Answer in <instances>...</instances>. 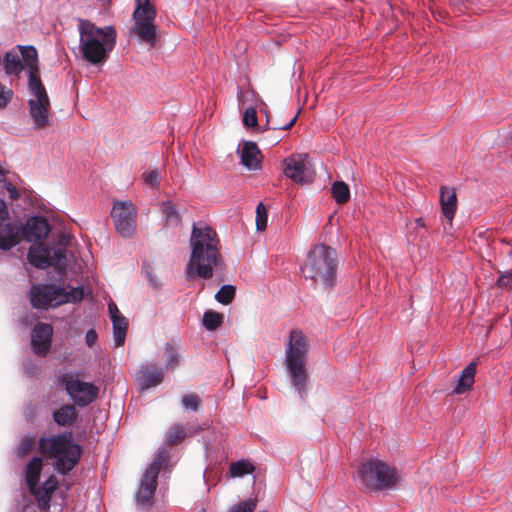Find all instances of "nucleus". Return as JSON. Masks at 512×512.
<instances>
[{
    "label": "nucleus",
    "instance_id": "obj_1",
    "mask_svg": "<svg viewBox=\"0 0 512 512\" xmlns=\"http://www.w3.org/2000/svg\"><path fill=\"white\" fill-rule=\"evenodd\" d=\"M189 244L191 253L185 267L186 279H210L214 270L223 264L220 240L216 231L204 222L193 223Z\"/></svg>",
    "mask_w": 512,
    "mask_h": 512
},
{
    "label": "nucleus",
    "instance_id": "obj_2",
    "mask_svg": "<svg viewBox=\"0 0 512 512\" xmlns=\"http://www.w3.org/2000/svg\"><path fill=\"white\" fill-rule=\"evenodd\" d=\"M79 52L82 59L96 67H102L116 45L114 26L97 27L89 20L79 19Z\"/></svg>",
    "mask_w": 512,
    "mask_h": 512
},
{
    "label": "nucleus",
    "instance_id": "obj_3",
    "mask_svg": "<svg viewBox=\"0 0 512 512\" xmlns=\"http://www.w3.org/2000/svg\"><path fill=\"white\" fill-rule=\"evenodd\" d=\"M309 344L305 334L299 329L290 331L285 345L284 364L287 375L300 399L306 396V385L309 374L306 368Z\"/></svg>",
    "mask_w": 512,
    "mask_h": 512
},
{
    "label": "nucleus",
    "instance_id": "obj_4",
    "mask_svg": "<svg viewBox=\"0 0 512 512\" xmlns=\"http://www.w3.org/2000/svg\"><path fill=\"white\" fill-rule=\"evenodd\" d=\"M338 270L336 250L325 244L315 245L308 253L302 271L315 286H334Z\"/></svg>",
    "mask_w": 512,
    "mask_h": 512
},
{
    "label": "nucleus",
    "instance_id": "obj_5",
    "mask_svg": "<svg viewBox=\"0 0 512 512\" xmlns=\"http://www.w3.org/2000/svg\"><path fill=\"white\" fill-rule=\"evenodd\" d=\"M39 450L47 459L53 461L54 468L62 475L74 469L82 454L81 446L73 442L71 432L41 437Z\"/></svg>",
    "mask_w": 512,
    "mask_h": 512
},
{
    "label": "nucleus",
    "instance_id": "obj_6",
    "mask_svg": "<svg viewBox=\"0 0 512 512\" xmlns=\"http://www.w3.org/2000/svg\"><path fill=\"white\" fill-rule=\"evenodd\" d=\"M357 477L368 489L382 491L394 488L401 479L397 468L387 462L370 457L361 461L357 469Z\"/></svg>",
    "mask_w": 512,
    "mask_h": 512
},
{
    "label": "nucleus",
    "instance_id": "obj_7",
    "mask_svg": "<svg viewBox=\"0 0 512 512\" xmlns=\"http://www.w3.org/2000/svg\"><path fill=\"white\" fill-rule=\"evenodd\" d=\"M84 297L83 287H64L55 284H35L29 292L32 307L36 309H48L58 307L65 303H78Z\"/></svg>",
    "mask_w": 512,
    "mask_h": 512
},
{
    "label": "nucleus",
    "instance_id": "obj_8",
    "mask_svg": "<svg viewBox=\"0 0 512 512\" xmlns=\"http://www.w3.org/2000/svg\"><path fill=\"white\" fill-rule=\"evenodd\" d=\"M42 467L43 461L40 457L32 458L26 466L25 480L31 494L35 496L38 507L46 510L50 506L51 496L56 490L58 481L54 475H50L42 485H39Z\"/></svg>",
    "mask_w": 512,
    "mask_h": 512
},
{
    "label": "nucleus",
    "instance_id": "obj_9",
    "mask_svg": "<svg viewBox=\"0 0 512 512\" xmlns=\"http://www.w3.org/2000/svg\"><path fill=\"white\" fill-rule=\"evenodd\" d=\"M71 238L69 235H61L60 243L51 248L36 244L30 247L27 259L31 265L38 269L55 267L64 270L67 266V255L65 246L69 244Z\"/></svg>",
    "mask_w": 512,
    "mask_h": 512
},
{
    "label": "nucleus",
    "instance_id": "obj_10",
    "mask_svg": "<svg viewBox=\"0 0 512 512\" xmlns=\"http://www.w3.org/2000/svg\"><path fill=\"white\" fill-rule=\"evenodd\" d=\"M31 97L28 100L29 116L34 129L50 126V100L40 78L31 77L28 82Z\"/></svg>",
    "mask_w": 512,
    "mask_h": 512
},
{
    "label": "nucleus",
    "instance_id": "obj_11",
    "mask_svg": "<svg viewBox=\"0 0 512 512\" xmlns=\"http://www.w3.org/2000/svg\"><path fill=\"white\" fill-rule=\"evenodd\" d=\"M169 453L166 448H160L155 454L154 460L146 468L136 495L137 506L148 509L152 505V499L157 488V479L161 467L168 461Z\"/></svg>",
    "mask_w": 512,
    "mask_h": 512
},
{
    "label": "nucleus",
    "instance_id": "obj_12",
    "mask_svg": "<svg viewBox=\"0 0 512 512\" xmlns=\"http://www.w3.org/2000/svg\"><path fill=\"white\" fill-rule=\"evenodd\" d=\"M58 380L65 386L67 394L78 407H86L98 397L99 388L92 382L82 381L79 372H60Z\"/></svg>",
    "mask_w": 512,
    "mask_h": 512
},
{
    "label": "nucleus",
    "instance_id": "obj_13",
    "mask_svg": "<svg viewBox=\"0 0 512 512\" xmlns=\"http://www.w3.org/2000/svg\"><path fill=\"white\" fill-rule=\"evenodd\" d=\"M17 49L8 51L4 56V69L7 75H19L25 68L28 70V82L31 77L40 78L38 55L34 46L18 45Z\"/></svg>",
    "mask_w": 512,
    "mask_h": 512
},
{
    "label": "nucleus",
    "instance_id": "obj_14",
    "mask_svg": "<svg viewBox=\"0 0 512 512\" xmlns=\"http://www.w3.org/2000/svg\"><path fill=\"white\" fill-rule=\"evenodd\" d=\"M136 7L133 12V32L139 39L150 46H154L156 42V26L154 20L156 18V9L150 0H135Z\"/></svg>",
    "mask_w": 512,
    "mask_h": 512
},
{
    "label": "nucleus",
    "instance_id": "obj_15",
    "mask_svg": "<svg viewBox=\"0 0 512 512\" xmlns=\"http://www.w3.org/2000/svg\"><path fill=\"white\" fill-rule=\"evenodd\" d=\"M116 231L124 238H131L136 232L137 208L131 201H115L111 210Z\"/></svg>",
    "mask_w": 512,
    "mask_h": 512
},
{
    "label": "nucleus",
    "instance_id": "obj_16",
    "mask_svg": "<svg viewBox=\"0 0 512 512\" xmlns=\"http://www.w3.org/2000/svg\"><path fill=\"white\" fill-rule=\"evenodd\" d=\"M283 172L286 177L298 184H308L313 181L314 172L307 154H297L287 157L283 162Z\"/></svg>",
    "mask_w": 512,
    "mask_h": 512
},
{
    "label": "nucleus",
    "instance_id": "obj_17",
    "mask_svg": "<svg viewBox=\"0 0 512 512\" xmlns=\"http://www.w3.org/2000/svg\"><path fill=\"white\" fill-rule=\"evenodd\" d=\"M53 328L47 323H38L31 333V347L38 356H45L51 345Z\"/></svg>",
    "mask_w": 512,
    "mask_h": 512
},
{
    "label": "nucleus",
    "instance_id": "obj_18",
    "mask_svg": "<svg viewBox=\"0 0 512 512\" xmlns=\"http://www.w3.org/2000/svg\"><path fill=\"white\" fill-rule=\"evenodd\" d=\"M49 231V224L44 217L33 216L27 219L23 228V235L27 241L33 242L46 238Z\"/></svg>",
    "mask_w": 512,
    "mask_h": 512
},
{
    "label": "nucleus",
    "instance_id": "obj_19",
    "mask_svg": "<svg viewBox=\"0 0 512 512\" xmlns=\"http://www.w3.org/2000/svg\"><path fill=\"white\" fill-rule=\"evenodd\" d=\"M138 380L141 389L147 390L159 385L163 381V370L156 364H146L141 367L138 372Z\"/></svg>",
    "mask_w": 512,
    "mask_h": 512
},
{
    "label": "nucleus",
    "instance_id": "obj_20",
    "mask_svg": "<svg viewBox=\"0 0 512 512\" xmlns=\"http://www.w3.org/2000/svg\"><path fill=\"white\" fill-rule=\"evenodd\" d=\"M440 204L443 216L451 225L457 210V196L454 188L442 186L440 189Z\"/></svg>",
    "mask_w": 512,
    "mask_h": 512
},
{
    "label": "nucleus",
    "instance_id": "obj_21",
    "mask_svg": "<svg viewBox=\"0 0 512 512\" xmlns=\"http://www.w3.org/2000/svg\"><path fill=\"white\" fill-rule=\"evenodd\" d=\"M261 152L256 143L246 141L241 148V164L249 170L260 168Z\"/></svg>",
    "mask_w": 512,
    "mask_h": 512
},
{
    "label": "nucleus",
    "instance_id": "obj_22",
    "mask_svg": "<svg viewBox=\"0 0 512 512\" xmlns=\"http://www.w3.org/2000/svg\"><path fill=\"white\" fill-rule=\"evenodd\" d=\"M159 209L166 227H177L181 223V214L173 201H162L159 204Z\"/></svg>",
    "mask_w": 512,
    "mask_h": 512
},
{
    "label": "nucleus",
    "instance_id": "obj_23",
    "mask_svg": "<svg viewBox=\"0 0 512 512\" xmlns=\"http://www.w3.org/2000/svg\"><path fill=\"white\" fill-rule=\"evenodd\" d=\"M475 374L476 362L472 361L461 372L453 392L460 395L470 390L474 384Z\"/></svg>",
    "mask_w": 512,
    "mask_h": 512
},
{
    "label": "nucleus",
    "instance_id": "obj_24",
    "mask_svg": "<svg viewBox=\"0 0 512 512\" xmlns=\"http://www.w3.org/2000/svg\"><path fill=\"white\" fill-rule=\"evenodd\" d=\"M78 412L74 405L64 404L52 414L54 422L63 427L71 426L77 419Z\"/></svg>",
    "mask_w": 512,
    "mask_h": 512
},
{
    "label": "nucleus",
    "instance_id": "obj_25",
    "mask_svg": "<svg viewBox=\"0 0 512 512\" xmlns=\"http://www.w3.org/2000/svg\"><path fill=\"white\" fill-rule=\"evenodd\" d=\"M19 229L12 223L3 226V233L0 234V249L8 251L18 244Z\"/></svg>",
    "mask_w": 512,
    "mask_h": 512
},
{
    "label": "nucleus",
    "instance_id": "obj_26",
    "mask_svg": "<svg viewBox=\"0 0 512 512\" xmlns=\"http://www.w3.org/2000/svg\"><path fill=\"white\" fill-rule=\"evenodd\" d=\"M164 349L166 354L165 368L174 371L180 366L182 360L180 346L175 343L167 342Z\"/></svg>",
    "mask_w": 512,
    "mask_h": 512
},
{
    "label": "nucleus",
    "instance_id": "obj_27",
    "mask_svg": "<svg viewBox=\"0 0 512 512\" xmlns=\"http://www.w3.org/2000/svg\"><path fill=\"white\" fill-rule=\"evenodd\" d=\"M112 327L114 345L117 347L122 346L126 339V334L128 330V320L124 316H113Z\"/></svg>",
    "mask_w": 512,
    "mask_h": 512
},
{
    "label": "nucleus",
    "instance_id": "obj_28",
    "mask_svg": "<svg viewBox=\"0 0 512 512\" xmlns=\"http://www.w3.org/2000/svg\"><path fill=\"white\" fill-rule=\"evenodd\" d=\"M331 193L338 204H345L350 199V189L343 181H335L331 186Z\"/></svg>",
    "mask_w": 512,
    "mask_h": 512
},
{
    "label": "nucleus",
    "instance_id": "obj_29",
    "mask_svg": "<svg viewBox=\"0 0 512 512\" xmlns=\"http://www.w3.org/2000/svg\"><path fill=\"white\" fill-rule=\"evenodd\" d=\"M254 471V466L247 460H240L232 463L229 468V474L232 477H243L244 475L251 474Z\"/></svg>",
    "mask_w": 512,
    "mask_h": 512
},
{
    "label": "nucleus",
    "instance_id": "obj_30",
    "mask_svg": "<svg viewBox=\"0 0 512 512\" xmlns=\"http://www.w3.org/2000/svg\"><path fill=\"white\" fill-rule=\"evenodd\" d=\"M223 322L222 314L208 310L204 313L202 324L205 326L207 330L213 331L221 326Z\"/></svg>",
    "mask_w": 512,
    "mask_h": 512
},
{
    "label": "nucleus",
    "instance_id": "obj_31",
    "mask_svg": "<svg viewBox=\"0 0 512 512\" xmlns=\"http://www.w3.org/2000/svg\"><path fill=\"white\" fill-rule=\"evenodd\" d=\"M235 291L233 285H223L215 294V299L223 305H228L234 299Z\"/></svg>",
    "mask_w": 512,
    "mask_h": 512
},
{
    "label": "nucleus",
    "instance_id": "obj_32",
    "mask_svg": "<svg viewBox=\"0 0 512 512\" xmlns=\"http://www.w3.org/2000/svg\"><path fill=\"white\" fill-rule=\"evenodd\" d=\"M186 437V431L184 427L176 424L173 425L166 434V441L170 445L178 444L181 440Z\"/></svg>",
    "mask_w": 512,
    "mask_h": 512
},
{
    "label": "nucleus",
    "instance_id": "obj_33",
    "mask_svg": "<svg viewBox=\"0 0 512 512\" xmlns=\"http://www.w3.org/2000/svg\"><path fill=\"white\" fill-rule=\"evenodd\" d=\"M268 215L263 203H259L256 208V227L263 231L267 227Z\"/></svg>",
    "mask_w": 512,
    "mask_h": 512
},
{
    "label": "nucleus",
    "instance_id": "obj_34",
    "mask_svg": "<svg viewBox=\"0 0 512 512\" xmlns=\"http://www.w3.org/2000/svg\"><path fill=\"white\" fill-rule=\"evenodd\" d=\"M257 505V499L256 498H250L247 500H244L236 505H233L229 512H252Z\"/></svg>",
    "mask_w": 512,
    "mask_h": 512
},
{
    "label": "nucleus",
    "instance_id": "obj_35",
    "mask_svg": "<svg viewBox=\"0 0 512 512\" xmlns=\"http://www.w3.org/2000/svg\"><path fill=\"white\" fill-rule=\"evenodd\" d=\"M200 402V397L195 393L185 394L182 397V406L185 409L196 411L199 408Z\"/></svg>",
    "mask_w": 512,
    "mask_h": 512
},
{
    "label": "nucleus",
    "instance_id": "obj_36",
    "mask_svg": "<svg viewBox=\"0 0 512 512\" xmlns=\"http://www.w3.org/2000/svg\"><path fill=\"white\" fill-rule=\"evenodd\" d=\"M243 124L246 127L254 128L257 126V112L253 107H249L245 110L243 115Z\"/></svg>",
    "mask_w": 512,
    "mask_h": 512
},
{
    "label": "nucleus",
    "instance_id": "obj_37",
    "mask_svg": "<svg viewBox=\"0 0 512 512\" xmlns=\"http://www.w3.org/2000/svg\"><path fill=\"white\" fill-rule=\"evenodd\" d=\"M14 92L0 82V109H4L11 102Z\"/></svg>",
    "mask_w": 512,
    "mask_h": 512
},
{
    "label": "nucleus",
    "instance_id": "obj_38",
    "mask_svg": "<svg viewBox=\"0 0 512 512\" xmlns=\"http://www.w3.org/2000/svg\"><path fill=\"white\" fill-rule=\"evenodd\" d=\"M143 181L144 183L151 187V188H157L160 184V174L158 170H152L150 172H145L143 174Z\"/></svg>",
    "mask_w": 512,
    "mask_h": 512
},
{
    "label": "nucleus",
    "instance_id": "obj_39",
    "mask_svg": "<svg viewBox=\"0 0 512 512\" xmlns=\"http://www.w3.org/2000/svg\"><path fill=\"white\" fill-rule=\"evenodd\" d=\"M34 441H35V439L33 437L25 436L21 440V442L18 446V449H17L18 454L19 455H27L31 451V449L34 445Z\"/></svg>",
    "mask_w": 512,
    "mask_h": 512
},
{
    "label": "nucleus",
    "instance_id": "obj_40",
    "mask_svg": "<svg viewBox=\"0 0 512 512\" xmlns=\"http://www.w3.org/2000/svg\"><path fill=\"white\" fill-rule=\"evenodd\" d=\"M497 286L500 288L508 287L512 289V269L501 274L497 280Z\"/></svg>",
    "mask_w": 512,
    "mask_h": 512
},
{
    "label": "nucleus",
    "instance_id": "obj_41",
    "mask_svg": "<svg viewBox=\"0 0 512 512\" xmlns=\"http://www.w3.org/2000/svg\"><path fill=\"white\" fill-rule=\"evenodd\" d=\"M98 335L94 329H89L85 335V342L88 347L95 345Z\"/></svg>",
    "mask_w": 512,
    "mask_h": 512
},
{
    "label": "nucleus",
    "instance_id": "obj_42",
    "mask_svg": "<svg viewBox=\"0 0 512 512\" xmlns=\"http://www.w3.org/2000/svg\"><path fill=\"white\" fill-rule=\"evenodd\" d=\"M39 367L32 363L31 361H26L24 363V370H25V373L29 376V377H32L34 376L37 371H38Z\"/></svg>",
    "mask_w": 512,
    "mask_h": 512
},
{
    "label": "nucleus",
    "instance_id": "obj_43",
    "mask_svg": "<svg viewBox=\"0 0 512 512\" xmlns=\"http://www.w3.org/2000/svg\"><path fill=\"white\" fill-rule=\"evenodd\" d=\"M5 188L8 191L9 196H10L11 199L15 200V199L19 198L20 194H19L17 188L15 186H13L12 183H10V182L6 183L5 184Z\"/></svg>",
    "mask_w": 512,
    "mask_h": 512
},
{
    "label": "nucleus",
    "instance_id": "obj_44",
    "mask_svg": "<svg viewBox=\"0 0 512 512\" xmlns=\"http://www.w3.org/2000/svg\"><path fill=\"white\" fill-rule=\"evenodd\" d=\"M108 309H109L111 321L113 320V316L122 317V315H120V312L114 302L109 303Z\"/></svg>",
    "mask_w": 512,
    "mask_h": 512
},
{
    "label": "nucleus",
    "instance_id": "obj_45",
    "mask_svg": "<svg viewBox=\"0 0 512 512\" xmlns=\"http://www.w3.org/2000/svg\"><path fill=\"white\" fill-rule=\"evenodd\" d=\"M297 115H295L287 124L283 125V126H279V127H275L274 129H281V130H288L290 129L296 122L297 120Z\"/></svg>",
    "mask_w": 512,
    "mask_h": 512
},
{
    "label": "nucleus",
    "instance_id": "obj_46",
    "mask_svg": "<svg viewBox=\"0 0 512 512\" xmlns=\"http://www.w3.org/2000/svg\"><path fill=\"white\" fill-rule=\"evenodd\" d=\"M415 225H416V228H425V223H424L423 218L415 219Z\"/></svg>",
    "mask_w": 512,
    "mask_h": 512
}]
</instances>
